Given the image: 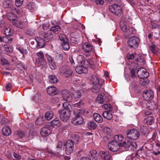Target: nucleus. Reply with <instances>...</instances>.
I'll return each mask as SVG.
<instances>
[{
  "instance_id": "nucleus-64",
  "label": "nucleus",
  "mask_w": 160,
  "mask_h": 160,
  "mask_svg": "<svg viewBox=\"0 0 160 160\" xmlns=\"http://www.w3.org/2000/svg\"><path fill=\"white\" fill-rule=\"evenodd\" d=\"M17 67L20 70H23L24 69V68L21 63H18L17 64Z\"/></svg>"
},
{
  "instance_id": "nucleus-3",
  "label": "nucleus",
  "mask_w": 160,
  "mask_h": 160,
  "mask_svg": "<svg viewBox=\"0 0 160 160\" xmlns=\"http://www.w3.org/2000/svg\"><path fill=\"white\" fill-rule=\"evenodd\" d=\"M140 132L135 129L128 130L126 131L127 137L129 139L135 140H137L140 135Z\"/></svg>"
},
{
  "instance_id": "nucleus-9",
  "label": "nucleus",
  "mask_w": 160,
  "mask_h": 160,
  "mask_svg": "<svg viewBox=\"0 0 160 160\" xmlns=\"http://www.w3.org/2000/svg\"><path fill=\"white\" fill-rule=\"evenodd\" d=\"M75 117H74L72 120V122L75 125L82 124L83 123V120L82 117L75 111L73 112Z\"/></svg>"
},
{
  "instance_id": "nucleus-17",
  "label": "nucleus",
  "mask_w": 160,
  "mask_h": 160,
  "mask_svg": "<svg viewBox=\"0 0 160 160\" xmlns=\"http://www.w3.org/2000/svg\"><path fill=\"white\" fill-rule=\"evenodd\" d=\"M51 132L49 126H45L42 128L40 131L41 135L43 137L48 136Z\"/></svg>"
},
{
  "instance_id": "nucleus-4",
  "label": "nucleus",
  "mask_w": 160,
  "mask_h": 160,
  "mask_svg": "<svg viewBox=\"0 0 160 160\" xmlns=\"http://www.w3.org/2000/svg\"><path fill=\"white\" fill-rule=\"evenodd\" d=\"M109 11L115 15L120 16L122 12V8L117 4H114L109 7Z\"/></svg>"
},
{
  "instance_id": "nucleus-7",
  "label": "nucleus",
  "mask_w": 160,
  "mask_h": 160,
  "mask_svg": "<svg viewBox=\"0 0 160 160\" xmlns=\"http://www.w3.org/2000/svg\"><path fill=\"white\" fill-rule=\"evenodd\" d=\"M59 72L62 75L66 77L70 76L72 73L69 67L67 65L61 67L59 69Z\"/></svg>"
},
{
  "instance_id": "nucleus-55",
  "label": "nucleus",
  "mask_w": 160,
  "mask_h": 160,
  "mask_svg": "<svg viewBox=\"0 0 160 160\" xmlns=\"http://www.w3.org/2000/svg\"><path fill=\"white\" fill-rule=\"evenodd\" d=\"M23 1V0H15V5L17 7H20L21 6Z\"/></svg>"
},
{
  "instance_id": "nucleus-57",
  "label": "nucleus",
  "mask_w": 160,
  "mask_h": 160,
  "mask_svg": "<svg viewBox=\"0 0 160 160\" xmlns=\"http://www.w3.org/2000/svg\"><path fill=\"white\" fill-rule=\"evenodd\" d=\"M17 135L20 138H22L25 136V133L22 130H19L17 132Z\"/></svg>"
},
{
  "instance_id": "nucleus-61",
  "label": "nucleus",
  "mask_w": 160,
  "mask_h": 160,
  "mask_svg": "<svg viewBox=\"0 0 160 160\" xmlns=\"http://www.w3.org/2000/svg\"><path fill=\"white\" fill-rule=\"evenodd\" d=\"M130 74L132 78L135 77L136 76L135 75V70L134 68H132L130 71Z\"/></svg>"
},
{
  "instance_id": "nucleus-5",
  "label": "nucleus",
  "mask_w": 160,
  "mask_h": 160,
  "mask_svg": "<svg viewBox=\"0 0 160 160\" xmlns=\"http://www.w3.org/2000/svg\"><path fill=\"white\" fill-rule=\"evenodd\" d=\"M91 81L93 84L95 85L93 89H92V91L94 92L98 93L99 91V87L100 85H99V80L97 77L95 75L92 76L91 78Z\"/></svg>"
},
{
  "instance_id": "nucleus-27",
  "label": "nucleus",
  "mask_w": 160,
  "mask_h": 160,
  "mask_svg": "<svg viewBox=\"0 0 160 160\" xmlns=\"http://www.w3.org/2000/svg\"><path fill=\"white\" fill-rule=\"evenodd\" d=\"M94 120L98 123H101L103 121V118L102 116L99 114L95 113L93 115Z\"/></svg>"
},
{
  "instance_id": "nucleus-37",
  "label": "nucleus",
  "mask_w": 160,
  "mask_h": 160,
  "mask_svg": "<svg viewBox=\"0 0 160 160\" xmlns=\"http://www.w3.org/2000/svg\"><path fill=\"white\" fill-rule=\"evenodd\" d=\"M44 119L43 116H40L37 119L35 123L38 125H41L43 123Z\"/></svg>"
},
{
  "instance_id": "nucleus-53",
  "label": "nucleus",
  "mask_w": 160,
  "mask_h": 160,
  "mask_svg": "<svg viewBox=\"0 0 160 160\" xmlns=\"http://www.w3.org/2000/svg\"><path fill=\"white\" fill-rule=\"evenodd\" d=\"M71 38H80L79 33L77 32H74L71 34Z\"/></svg>"
},
{
  "instance_id": "nucleus-63",
  "label": "nucleus",
  "mask_w": 160,
  "mask_h": 160,
  "mask_svg": "<svg viewBox=\"0 0 160 160\" xmlns=\"http://www.w3.org/2000/svg\"><path fill=\"white\" fill-rule=\"evenodd\" d=\"M91 156L92 158L96 157V154L97 153V152L95 150H92L90 151Z\"/></svg>"
},
{
  "instance_id": "nucleus-1",
  "label": "nucleus",
  "mask_w": 160,
  "mask_h": 160,
  "mask_svg": "<svg viewBox=\"0 0 160 160\" xmlns=\"http://www.w3.org/2000/svg\"><path fill=\"white\" fill-rule=\"evenodd\" d=\"M63 109L59 112L60 118L63 121L67 122L70 116L71 106L68 103L65 102L63 103Z\"/></svg>"
},
{
  "instance_id": "nucleus-15",
  "label": "nucleus",
  "mask_w": 160,
  "mask_h": 160,
  "mask_svg": "<svg viewBox=\"0 0 160 160\" xmlns=\"http://www.w3.org/2000/svg\"><path fill=\"white\" fill-rule=\"evenodd\" d=\"M36 55L38 57L36 59V62L37 63L42 64L45 61L43 53L42 51H39L36 53Z\"/></svg>"
},
{
  "instance_id": "nucleus-58",
  "label": "nucleus",
  "mask_w": 160,
  "mask_h": 160,
  "mask_svg": "<svg viewBox=\"0 0 160 160\" xmlns=\"http://www.w3.org/2000/svg\"><path fill=\"white\" fill-rule=\"evenodd\" d=\"M62 58L63 56L60 54L58 56L56 57V60L57 62L58 61H59L60 63H61L62 62Z\"/></svg>"
},
{
  "instance_id": "nucleus-33",
  "label": "nucleus",
  "mask_w": 160,
  "mask_h": 160,
  "mask_svg": "<svg viewBox=\"0 0 160 160\" xmlns=\"http://www.w3.org/2000/svg\"><path fill=\"white\" fill-rule=\"evenodd\" d=\"M59 38L60 40L62 42L69 40L66 35L64 33L60 34L59 35Z\"/></svg>"
},
{
  "instance_id": "nucleus-23",
  "label": "nucleus",
  "mask_w": 160,
  "mask_h": 160,
  "mask_svg": "<svg viewBox=\"0 0 160 160\" xmlns=\"http://www.w3.org/2000/svg\"><path fill=\"white\" fill-rule=\"evenodd\" d=\"M75 70L76 72L79 74L87 73L88 72L87 69L82 66H77L75 69Z\"/></svg>"
},
{
  "instance_id": "nucleus-47",
  "label": "nucleus",
  "mask_w": 160,
  "mask_h": 160,
  "mask_svg": "<svg viewBox=\"0 0 160 160\" xmlns=\"http://www.w3.org/2000/svg\"><path fill=\"white\" fill-rule=\"evenodd\" d=\"M103 108L109 111H112V106L109 104H105L103 106Z\"/></svg>"
},
{
  "instance_id": "nucleus-41",
  "label": "nucleus",
  "mask_w": 160,
  "mask_h": 160,
  "mask_svg": "<svg viewBox=\"0 0 160 160\" xmlns=\"http://www.w3.org/2000/svg\"><path fill=\"white\" fill-rule=\"evenodd\" d=\"M103 93H102L99 95L96 98V101L98 103H102L103 102Z\"/></svg>"
},
{
  "instance_id": "nucleus-39",
  "label": "nucleus",
  "mask_w": 160,
  "mask_h": 160,
  "mask_svg": "<svg viewBox=\"0 0 160 160\" xmlns=\"http://www.w3.org/2000/svg\"><path fill=\"white\" fill-rule=\"evenodd\" d=\"M149 49L154 54H156L158 52V48L154 44L151 45L149 47Z\"/></svg>"
},
{
  "instance_id": "nucleus-20",
  "label": "nucleus",
  "mask_w": 160,
  "mask_h": 160,
  "mask_svg": "<svg viewBox=\"0 0 160 160\" xmlns=\"http://www.w3.org/2000/svg\"><path fill=\"white\" fill-rule=\"evenodd\" d=\"M12 23L13 25L20 28H22L24 27L25 22L23 20H15Z\"/></svg>"
},
{
  "instance_id": "nucleus-46",
  "label": "nucleus",
  "mask_w": 160,
  "mask_h": 160,
  "mask_svg": "<svg viewBox=\"0 0 160 160\" xmlns=\"http://www.w3.org/2000/svg\"><path fill=\"white\" fill-rule=\"evenodd\" d=\"M137 146L136 143L135 142H132L131 141V145H130V148L133 151H135L136 149V148Z\"/></svg>"
},
{
  "instance_id": "nucleus-10",
  "label": "nucleus",
  "mask_w": 160,
  "mask_h": 160,
  "mask_svg": "<svg viewBox=\"0 0 160 160\" xmlns=\"http://www.w3.org/2000/svg\"><path fill=\"white\" fill-rule=\"evenodd\" d=\"M138 77L142 79L147 78L149 76V73L144 68H140L138 69L137 71Z\"/></svg>"
},
{
  "instance_id": "nucleus-11",
  "label": "nucleus",
  "mask_w": 160,
  "mask_h": 160,
  "mask_svg": "<svg viewBox=\"0 0 160 160\" xmlns=\"http://www.w3.org/2000/svg\"><path fill=\"white\" fill-rule=\"evenodd\" d=\"M108 147L110 151L112 152H115L118 150L120 146L118 143L112 141L108 143Z\"/></svg>"
},
{
  "instance_id": "nucleus-21",
  "label": "nucleus",
  "mask_w": 160,
  "mask_h": 160,
  "mask_svg": "<svg viewBox=\"0 0 160 160\" xmlns=\"http://www.w3.org/2000/svg\"><path fill=\"white\" fill-rule=\"evenodd\" d=\"M154 122V119L153 117L148 116L143 121L144 124L147 125H151Z\"/></svg>"
},
{
  "instance_id": "nucleus-50",
  "label": "nucleus",
  "mask_w": 160,
  "mask_h": 160,
  "mask_svg": "<svg viewBox=\"0 0 160 160\" xmlns=\"http://www.w3.org/2000/svg\"><path fill=\"white\" fill-rule=\"evenodd\" d=\"M108 154V152H105L104 151H101L99 153V155L101 158L104 160L106 156Z\"/></svg>"
},
{
  "instance_id": "nucleus-42",
  "label": "nucleus",
  "mask_w": 160,
  "mask_h": 160,
  "mask_svg": "<svg viewBox=\"0 0 160 160\" xmlns=\"http://www.w3.org/2000/svg\"><path fill=\"white\" fill-rule=\"evenodd\" d=\"M59 99L58 98L53 97L50 99V102L53 104H56L59 102Z\"/></svg>"
},
{
  "instance_id": "nucleus-8",
  "label": "nucleus",
  "mask_w": 160,
  "mask_h": 160,
  "mask_svg": "<svg viewBox=\"0 0 160 160\" xmlns=\"http://www.w3.org/2000/svg\"><path fill=\"white\" fill-rule=\"evenodd\" d=\"M3 6L4 8L10 11L17 12L13 2L9 0L4 1L3 2Z\"/></svg>"
},
{
  "instance_id": "nucleus-35",
  "label": "nucleus",
  "mask_w": 160,
  "mask_h": 160,
  "mask_svg": "<svg viewBox=\"0 0 160 160\" xmlns=\"http://www.w3.org/2000/svg\"><path fill=\"white\" fill-rule=\"evenodd\" d=\"M131 145V141H127L124 142L121 144L120 147H122L125 148H130Z\"/></svg>"
},
{
  "instance_id": "nucleus-19",
  "label": "nucleus",
  "mask_w": 160,
  "mask_h": 160,
  "mask_svg": "<svg viewBox=\"0 0 160 160\" xmlns=\"http://www.w3.org/2000/svg\"><path fill=\"white\" fill-rule=\"evenodd\" d=\"M147 105L148 108L151 110H156L158 108V105L157 103L154 102H149Z\"/></svg>"
},
{
  "instance_id": "nucleus-32",
  "label": "nucleus",
  "mask_w": 160,
  "mask_h": 160,
  "mask_svg": "<svg viewBox=\"0 0 160 160\" xmlns=\"http://www.w3.org/2000/svg\"><path fill=\"white\" fill-rule=\"evenodd\" d=\"M49 80L51 83H56L58 81L56 76L53 75H51L49 76Z\"/></svg>"
},
{
  "instance_id": "nucleus-48",
  "label": "nucleus",
  "mask_w": 160,
  "mask_h": 160,
  "mask_svg": "<svg viewBox=\"0 0 160 160\" xmlns=\"http://www.w3.org/2000/svg\"><path fill=\"white\" fill-rule=\"evenodd\" d=\"M80 38H71V42L74 43L78 44L79 42Z\"/></svg>"
},
{
  "instance_id": "nucleus-12",
  "label": "nucleus",
  "mask_w": 160,
  "mask_h": 160,
  "mask_svg": "<svg viewBox=\"0 0 160 160\" xmlns=\"http://www.w3.org/2000/svg\"><path fill=\"white\" fill-rule=\"evenodd\" d=\"M143 96L146 101H150L153 98L154 93L151 90H147L143 92Z\"/></svg>"
},
{
  "instance_id": "nucleus-52",
  "label": "nucleus",
  "mask_w": 160,
  "mask_h": 160,
  "mask_svg": "<svg viewBox=\"0 0 160 160\" xmlns=\"http://www.w3.org/2000/svg\"><path fill=\"white\" fill-rule=\"evenodd\" d=\"M18 50L23 55L24 54H27L28 53V52L26 49H24L22 48H18Z\"/></svg>"
},
{
  "instance_id": "nucleus-49",
  "label": "nucleus",
  "mask_w": 160,
  "mask_h": 160,
  "mask_svg": "<svg viewBox=\"0 0 160 160\" xmlns=\"http://www.w3.org/2000/svg\"><path fill=\"white\" fill-rule=\"evenodd\" d=\"M81 64H82V66L84 68H86L87 69V68L89 66L88 60H84V59L82 62V63Z\"/></svg>"
},
{
  "instance_id": "nucleus-31",
  "label": "nucleus",
  "mask_w": 160,
  "mask_h": 160,
  "mask_svg": "<svg viewBox=\"0 0 160 160\" xmlns=\"http://www.w3.org/2000/svg\"><path fill=\"white\" fill-rule=\"evenodd\" d=\"M97 127V124L93 121H89L87 124L88 128L91 130L95 129Z\"/></svg>"
},
{
  "instance_id": "nucleus-45",
  "label": "nucleus",
  "mask_w": 160,
  "mask_h": 160,
  "mask_svg": "<svg viewBox=\"0 0 160 160\" xmlns=\"http://www.w3.org/2000/svg\"><path fill=\"white\" fill-rule=\"evenodd\" d=\"M84 59V57L82 55H79L77 57L76 60L78 63L81 64Z\"/></svg>"
},
{
  "instance_id": "nucleus-16",
  "label": "nucleus",
  "mask_w": 160,
  "mask_h": 160,
  "mask_svg": "<svg viewBox=\"0 0 160 160\" xmlns=\"http://www.w3.org/2000/svg\"><path fill=\"white\" fill-rule=\"evenodd\" d=\"M82 48L84 51L89 53L93 49V47L91 44L88 42H85L82 45Z\"/></svg>"
},
{
  "instance_id": "nucleus-56",
  "label": "nucleus",
  "mask_w": 160,
  "mask_h": 160,
  "mask_svg": "<svg viewBox=\"0 0 160 160\" xmlns=\"http://www.w3.org/2000/svg\"><path fill=\"white\" fill-rule=\"evenodd\" d=\"M49 66L50 68L52 70H55L57 68L56 65L54 61L49 63Z\"/></svg>"
},
{
  "instance_id": "nucleus-24",
  "label": "nucleus",
  "mask_w": 160,
  "mask_h": 160,
  "mask_svg": "<svg viewBox=\"0 0 160 160\" xmlns=\"http://www.w3.org/2000/svg\"><path fill=\"white\" fill-rule=\"evenodd\" d=\"M11 130L8 126H5L2 129V133L3 135L8 136L11 134Z\"/></svg>"
},
{
  "instance_id": "nucleus-2",
  "label": "nucleus",
  "mask_w": 160,
  "mask_h": 160,
  "mask_svg": "<svg viewBox=\"0 0 160 160\" xmlns=\"http://www.w3.org/2000/svg\"><path fill=\"white\" fill-rule=\"evenodd\" d=\"M74 137L76 138V139H74V141L69 140L67 141L65 144H64V146H65L66 147L65 151L67 154L69 155L72 152L74 149V143H77L79 141V138L78 135H75Z\"/></svg>"
},
{
  "instance_id": "nucleus-40",
  "label": "nucleus",
  "mask_w": 160,
  "mask_h": 160,
  "mask_svg": "<svg viewBox=\"0 0 160 160\" xmlns=\"http://www.w3.org/2000/svg\"><path fill=\"white\" fill-rule=\"evenodd\" d=\"M52 125L53 127L59 126L60 125V121L58 118H55L52 121Z\"/></svg>"
},
{
  "instance_id": "nucleus-54",
  "label": "nucleus",
  "mask_w": 160,
  "mask_h": 160,
  "mask_svg": "<svg viewBox=\"0 0 160 160\" xmlns=\"http://www.w3.org/2000/svg\"><path fill=\"white\" fill-rule=\"evenodd\" d=\"M4 47L6 51L8 52H11L12 51V47L10 45H5Z\"/></svg>"
},
{
  "instance_id": "nucleus-13",
  "label": "nucleus",
  "mask_w": 160,
  "mask_h": 160,
  "mask_svg": "<svg viewBox=\"0 0 160 160\" xmlns=\"http://www.w3.org/2000/svg\"><path fill=\"white\" fill-rule=\"evenodd\" d=\"M120 25L121 28L123 32H125V33H129V34H131L132 33V29L130 28V27H127L126 22H120Z\"/></svg>"
},
{
  "instance_id": "nucleus-29",
  "label": "nucleus",
  "mask_w": 160,
  "mask_h": 160,
  "mask_svg": "<svg viewBox=\"0 0 160 160\" xmlns=\"http://www.w3.org/2000/svg\"><path fill=\"white\" fill-rule=\"evenodd\" d=\"M50 31H52L56 34H58L61 30L60 27L58 25H56L52 27L50 29Z\"/></svg>"
},
{
  "instance_id": "nucleus-22",
  "label": "nucleus",
  "mask_w": 160,
  "mask_h": 160,
  "mask_svg": "<svg viewBox=\"0 0 160 160\" xmlns=\"http://www.w3.org/2000/svg\"><path fill=\"white\" fill-rule=\"evenodd\" d=\"M48 93L51 95H56L57 93L56 88L54 86H50L47 89Z\"/></svg>"
},
{
  "instance_id": "nucleus-6",
  "label": "nucleus",
  "mask_w": 160,
  "mask_h": 160,
  "mask_svg": "<svg viewBox=\"0 0 160 160\" xmlns=\"http://www.w3.org/2000/svg\"><path fill=\"white\" fill-rule=\"evenodd\" d=\"M139 42V38L136 37H132L130 38L128 41V44L131 48H135L138 45Z\"/></svg>"
},
{
  "instance_id": "nucleus-26",
  "label": "nucleus",
  "mask_w": 160,
  "mask_h": 160,
  "mask_svg": "<svg viewBox=\"0 0 160 160\" xmlns=\"http://www.w3.org/2000/svg\"><path fill=\"white\" fill-rule=\"evenodd\" d=\"M38 40H37V48H43L45 45V42L44 40L42 38H38Z\"/></svg>"
},
{
  "instance_id": "nucleus-30",
  "label": "nucleus",
  "mask_w": 160,
  "mask_h": 160,
  "mask_svg": "<svg viewBox=\"0 0 160 160\" xmlns=\"http://www.w3.org/2000/svg\"><path fill=\"white\" fill-rule=\"evenodd\" d=\"M53 115L52 111H48L45 114V118L48 121L50 120L52 118Z\"/></svg>"
},
{
  "instance_id": "nucleus-60",
  "label": "nucleus",
  "mask_w": 160,
  "mask_h": 160,
  "mask_svg": "<svg viewBox=\"0 0 160 160\" xmlns=\"http://www.w3.org/2000/svg\"><path fill=\"white\" fill-rule=\"evenodd\" d=\"M84 102L82 101H80L78 103L74 104V106L75 107H80L81 106H83L84 104Z\"/></svg>"
},
{
  "instance_id": "nucleus-36",
  "label": "nucleus",
  "mask_w": 160,
  "mask_h": 160,
  "mask_svg": "<svg viewBox=\"0 0 160 160\" xmlns=\"http://www.w3.org/2000/svg\"><path fill=\"white\" fill-rule=\"evenodd\" d=\"M7 17L8 19L10 21H15L16 18V16L13 13H9L7 14Z\"/></svg>"
},
{
  "instance_id": "nucleus-43",
  "label": "nucleus",
  "mask_w": 160,
  "mask_h": 160,
  "mask_svg": "<svg viewBox=\"0 0 160 160\" xmlns=\"http://www.w3.org/2000/svg\"><path fill=\"white\" fill-rule=\"evenodd\" d=\"M140 129L142 133L144 134L149 133V131L146 126H141L140 127Z\"/></svg>"
},
{
  "instance_id": "nucleus-25",
  "label": "nucleus",
  "mask_w": 160,
  "mask_h": 160,
  "mask_svg": "<svg viewBox=\"0 0 160 160\" xmlns=\"http://www.w3.org/2000/svg\"><path fill=\"white\" fill-rule=\"evenodd\" d=\"M123 136L120 134V135H115L113 138V139L112 140L114 142H116L118 143V144L120 145L121 142L123 140Z\"/></svg>"
},
{
  "instance_id": "nucleus-44",
  "label": "nucleus",
  "mask_w": 160,
  "mask_h": 160,
  "mask_svg": "<svg viewBox=\"0 0 160 160\" xmlns=\"http://www.w3.org/2000/svg\"><path fill=\"white\" fill-rule=\"evenodd\" d=\"M4 32L7 36H11L12 35V32L11 31V29L9 28H6L4 30Z\"/></svg>"
},
{
  "instance_id": "nucleus-34",
  "label": "nucleus",
  "mask_w": 160,
  "mask_h": 160,
  "mask_svg": "<svg viewBox=\"0 0 160 160\" xmlns=\"http://www.w3.org/2000/svg\"><path fill=\"white\" fill-rule=\"evenodd\" d=\"M73 95L75 99H78L81 98L82 96L81 93L79 90H75L73 92Z\"/></svg>"
},
{
  "instance_id": "nucleus-28",
  "label": "nucleus",
  "mask_w": 160,
  "mask_h": 160,
  "mask_svg": "<svg viewBox=\"0 0 160 160\" xmlns=\"http://www.w3.org/2000/svg\"><path fill=\"white\" fill-rule=\"evenodd\" d=\"M102 115L104 118L109 120L111 119L113 117L112 114L110 112H104L103 113Z\"/></svg>"
},
{
  "instance_id": "nucleus-62",
  "label": "nucleus",
  "mask_w": 160,
  "mask_h": 160,
  "mask_svg": "<svg viewBox=\"0 0 160 160\" xmlns=\"http://www.w3.org/2000/svg\"><path fill=\"white\" fill-rule=\"evenodd\" d=\"M26 33L30 36H33L34 35V33L33 30H28L26 31Z\"/></svg>"
},
{
  "instance_id": "nucleus-59",
  "label": "nucleus",
  "mask_w": 160,
  "mask_h": 160,
  "mask_svg": "<svg viewBox=\"0 0 160 160\" xmlns=\"http://www.w3.org/2000/svg\"><path fill=\"white\" fill-rule=\"evenodd\" d=\"M63 143L62 142L59 141L57 144L56 148L58 149H62L63 146Z\"/></svg>"
},
{
  "instance_id": "nucleus-18",
  "label": "nucleus",
  "mask_w": 160,
  "mask_h": 160,
  "mask_svg": "<svg viewBox=\"0 0 160 160\" xmlns=\"http://www.w3.org/2000/svg\"><path fill=\"white\" fill-rule=\"evenodd\" d=\"M41 36L46 40H52L53 38V35L51 32H42Z\"/></svg>"
},
{
  "instance_id": "nucleus-14",
  "label": "nucleus",
  "mask_w": 160,
  "mask_h": 160,
  "mask_svg": "<svg viewBox=\"0 0 160 160\" xmlns=\"http://www.w3.org/2000/svg\"><path fill=\"white\" fill-rule=\"evenodd\" d=\"M62 95L63 99L65 101L68 102H71L72 98L70 92L66 90H64L62 92Z\"/></svg>"
},
{
  "instance_id": "nucleus-51",
  "label": "nucleus",
  "mask_w": 160,
  "mask_h": 160,
  "mask_svg": "<svg viewBox=\"0 0 160 160\" xmlns=\"http://www.w3.org/2000/svg\"><path fill=\"white\" fill-rule=\"evenodd\" d=\"M35 8L34 3L33 2H29L27 6V8L29 9H33Z\"/></svg>"
},
{
  "instance_id": "nucleus-38",
  "label": "nucleus",
  "mask_w": 160,
  "mask_h": 160,
  "mask_svg": "<svg viewBox=\"0 0 160 160\" xmlns=\"http://www.w3.org/2000/svg\"><path fill=\"white\" fill-rule=\"evenodd\" d=\"M68 41H66L64 42H62L61 44L63 49L65 50H68L70 48V46L68 42Z\"/></svg>"
}]
</instances>
